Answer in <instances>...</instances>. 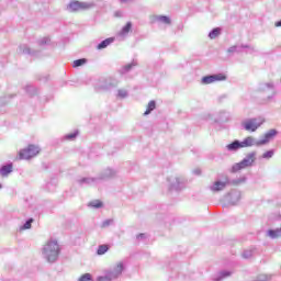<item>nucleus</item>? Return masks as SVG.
<instances>
[{
    "label": "nucleus",
    "instance_id": "1",
    "mask_svg": "<svg viewBox=\"0 0 281 281\" xmlns=\"http://www.w3.org/2000/svg\"><path fill=\"white\" fill-rule=\"evenodd\" d=\"M42 254L47 262H56L58 260V256L60 255V246L57 240H48L43 249Z\"/></svg>",
    "mask_w": 281,
    "mask_h": 281
},
{
    "label": "nucleus",
    "instance_id": "2",
    "mask_svg": "<svg viewBox=\"0 0 281 281\" xmlns=\"http://www.w3.org/2000/svg\"><path fill=\"white\" fill-rule=\"evenodd\" d=\"M38 153H41V149L38 148V146L29 145L26 148L19 151L18 159L29 160V159H32L33 157H36V155H38Z\"/></svg>",
    "mask_w": 281,
    "mask_h": 281
},
{
    "label": "nucleus",
    "instance_id": "3",
    "mask_svg": "<svg viewBox=\"0 0 281 281\" xmlns=\"http://www.w3.org/2000/svg\"><path fill=\"white\" fill-rule=\"evenodd\" d=\"M261 124H265V119H248L241 123L248 133H256Z\"/></svg>",
    "mask_w": 281,
    "mask_h": 281
},
{
    "label": "nucleus",
    "instance_id": "4",
    "mask_svg": "<svg viewBox=\"0 0 281 281\" xmlns=\"http://www.w3.org/2000/svg\"><path fill=\"white\" fill-rule=\"evenodd\" d=\"M90 8H93V4L89 2H80L78 0H72L68 4V10L70 12H79V10H89Z\"/></svg>",
    "mask_w": 281,
    "mask_h": 281
},
{
    "label": "nucleus",
    "instance_id": "5",
    "mask_svg": "<svg viewBox=\"0 0 281 281\" xmlns=\"http://www.w3.org/2000/svg\"><path fill=\"white\" fill-rule=\"evenodd\" d=\"M227 80V77L223 74L212 75L202 78V85H212V82H221Z\"/></svg>",
    "mask_w": 281,
    "mask_h": 281
},
{
    "label": "nucleus",
    "instance_id": "6",
    "mask_svg": "<svg viewBox=\"0 0 281 281\" xmlns=\"http://www.w3.org/2000/svg\"><path fill=\"white\" fill-rule=\"evenodd\" d=\"M276 135H278V132L276 130H270L269 132H267L263 135V139L259 140L258 144L261 146L265 144H268V142L273 139V137H276Z\"/></svg>",
    "mask_w": 281,
    "mask_h": 281
},
{
    "label": "nucleus",
    "instance_id": "7",
    "mask_svg": "<svg viewBox=\"0 0 281 281\" xmlns=\"http://www.w3.org/2000/svg\"><path fill=\"white\" fill-rule=\"evenodd\" d=\"M151 22L153 23H164L165 25H170L171 20H170V18H168L166 15H153Z\"/></svg>",
    "mask_w": 281,
    "mask_h": 281
},
{
    "label": "nucleus",
    "instance_id": "8",
    "mask_svg": "<svg viewBox=\"0 0 281 281\" xmlns=\"http://www.w3.org/2000/svg\"><path fill=\"white\" fill-rule=\"evenodd\" d=\"M124 271V265L119 262L114 268L113 271L106 272L108 276H112V278H117V276H122Z\"/></svg>",
    "mask_w": 281,
    "mask_h": 281
},
{
    "label": "nucleus",
    "instance_id": "9",
    "mask_svg": "<svg viewBox=\"0 0 281 281\" xmlns=\"http://www.w3.org/2000/svg\"><path fill=\"white\" fill-rule=\"evenodd\" d=\"M254 161H256V156L254 154H251L250 156H248V158L244 159L239 164V168H247V167L251 166L254 164Z\"/></svg>",
    "mask_w": 281,
    "mask_h": 281
},
{
    "label": "nucleus",
    "instance_id": "10",
    "mask_svg": "<svg viewBox=\"0 0 281 281\" xmlns=\"http://www.w3.org/2000/svg\"><path fill=\"white\" fill-rule=\"evenodd\" d=\"M225 186H227V183L222 182V181H216L212 188L213 192H221V190H225Z\"/></svg>",
    "mask_w": 281,
    "mask_h": 281
},
{
    "label": "nucleus",
    "instance_id": "11",
    "mask_svg": "<svg viewBox=\"0 0 281 281\" xmlns=\"http://www.w3.org/2000/svg\"><path fill=\"white\" fill-rule=\"evenodd\" d=\"M10 172H12V164L10 165H7V166H3L1 169H0V175L2 177H8L10 175Z\"/></svg>",
    "mask_w": 281,
    "mask_h": 281
},
{
    "label": "nucleus",
    "instance_id": "12",
    "mask_svg": "<svg viewBox=\"0 0 281 281\" xmlns=\"http://www.w3.org/2000/svg\"><path fill=\"white\" fill-rule=\"evenodd\" d=\"M239 148H243V144L238 140H235L227 145V150H238Z\"/></svg>",
    "mask_w": 281,
    "mask_h": 281
},
{
    "label": "nucleus",
    "instance_id": "13",
    "mask_svg": "<svg viewBox=\"0 0 281 281\" xmlns=\"http://www.w3.org/2000/svg\"><path fill=\"white\" fill-rule=\"evenodd\" d=\"M111 43H113V38H106L97 46V49H106Z\"/></svg>",
    "mask_w": 281,
    "mask_h": 281
},
{
    "label": "nucleus",
    "instance_id": "14",
    "mask_svg": "<svg viewBox=\"0 0 281 281\" xmlns=\"http://www.w3.org/2000/svg\"><path fill=\"white\" fill-rule=\"evenodd\" d=\"M241 143V148H248L249 146H254V137L248 136Z\"/></svg>",
    "mask_w": 281,
    "mask_h": 281
},
{
    "label": "nucleus",
    "instance_id": "15",
    "mask_svg": "<svg viewBox=\"0 0 281 281\" xmlns=\"http://www.w3.org/2000/svg\"><path fill=\"white\" fill-rule=\"evenodd\" d=\"M156 108H157V103H155V101H149L147 104V109L144 112V115H150V112L155 111Z\"/></svg>",
    "mask_w": 281,
    "mask_h": 281
},
{
    "label": "nucleus",
    "instance_id": "16",
    "mask_svg": "<svg viewBox=\"0 0 281 281\" xmlns=\"http://www.w3.org/2000/svg\"><path fill=\"white\" fill-rule=\"evenodd\" d=\"M270 238H281V228L268 231Z\"/></svg>",
    "mask_w": 281,
    "mask_h": 281
},
{
    "label": "nucleus",
    "instance_id": "17",
    "mask_svg": "<svg viewBox=\"0 0 281 281\" xmlns=\"http://www.w3.org/2000/svg\"><path fill=\"white\" fill-rule=\"evenodd\" d=\"M106 251H109V245H100L97 254L98 256H104V254H106Z\"/></svg>",
    "mask_w": 281,
    "mask_h": 281
},
{
    "label": "nucleus",
    "instance_id": "18",
    "mask_svg": "<svg viewBox=\"0 0 281 281\" xmlns=\"http://www.w3.org/2000/svg\"><path fill=\"white\" fill-rule=\"evenodd\" d=\"M220 35H221V30L216 27L211 31V33L209 34V38L214 40V38H217V36Z\"/></svg>",
    "mask_w": 281,
    "mask_h": 281
},
{
    "label": "nucleus",
    "instance_id": "19",
    "mask_svg": "<svg viewBox=\"0 0 281 281\" xmlns=\"http://www.w3.org/2000/svg\"><path fill=\"white\" fill-rule=\"evenodd\" d=\"M104 204L102 203V201L100 200H93L89 203V206L90 207H97V209H100L102 207Z\"/></svg>",
    "mask_w": 281,
    "mask_h": 281
},
{
    "label": "nucleus",
    "instance_id": "20",
    "mask_svg": "<svg viewBox=\"0 0 281 281\" xmlns=\"http://www.w3.org/2000/svg\"><path fill=\"white\" fill-rule=\"evenodd\" d=\"M78 281H93V277L91 273H85L79 278Z\"/></svg>",
    "mask_w": 281,
    "mask_h": 281
},
{
    "label": "nucleus",
    "instance_id": "21",
    "mask_svg": "<svg viewBox=\"0 0 281 281\" xmlns=\"http://www.w3.org/2000/svg\"><path fill=\"white\" fill-rule=\"evenodd\" d=\"M87 63V59L82 58V59H77L74 61L72 67H82V65H85Z\"/></svg>",
    "mask_w": 281,
    "mask_h": 281
},
{
    "label": "nucleus",
    "instance_id": "22",
    "mask_svg": "<svg viewBox=\"0 0 281 281\" xmlns=\"http://www.w3.org/2000/svg\"><path fill=\"white\" fill-rule=\"evenodd\" d=\"M32 223H34V218H30L26 223L21 227V229H32Z\"/></svg>",
    "mask_w": 281,
    "mask_h": 281
},
{
    "label": "nucleus",
    "instance_id": "23",
    "mask_svg": "<svg viewBox=\"0 0 281 281\" xmlns=\"http://www.w3.org/2000/svg\"><path fill=\"white\" fill-rule=\"evenodd\" d=\"M132 27H133V24L131 22H127L126 25L122 29V33L128 34Z\"/></svg>",
    "mask_w": 281,
    "mask_h": 281
},
{
    "label": "nucleus",
    "instance_id": "24",
    "mask_svg": "<svg viewBox=\"0 0 281 281\" xmlns=\"http://www.w3.org/2000/svg\"><path fill=\"white\" fill-rule=\"evenodd\" d=\"M271 157H273V150H268L262 155L263 159H271Z\"/></svg>",
    "mask_w": 281,
    "mask_h": 281
},
{
    "label": "nucleus",
    "instance_id": "25",
    "mask_svg": "<svg viewBox=\"0 0 281 281\" xmlns=\"http://www.w3.org/2000/svg\"><path fill=\"white\" fill-rule=\"evenodd\" d=\"M97 281H111V277H99Z\"/></svg>",
    "mask_w": 281,
    "mask_h": 281
},
{
    "label": "nucleus",
    "instance_id": "26",
    "mask_svg": "<svg viewBox=\"0 0 281 281\" xmlns=\"http://www.w3.org/2000/svg\"><path fill=\"white\" fill-rule=\"evenodd\" d=\"M78 133H72V134H68L66 136V139H75V137H77Z\"/></svg>",
    "mask_w": 281,
    "mask_h": 281
},
{
    "label": "nucleus",
    "instance_id": "27",
    "mask_svg": "<svg viewBox=\"0 0 281 281\" xmlns=\"http://www.w3.org/2000/svg\"><path fill=\"white\" fill-rule=\"evenodd\" d=\"M112 223L113 221L106 220L105 222H103L102 227H109Z\"/></svg>",
    "mask_w": 281,
    "mask_h": 281
},
{
    "label": "nucleus",
    "instance_id": "28",
    "mask_svg": "<svg viewBox=\"0 0 281 281\" xmlns=\"http://www.w3.org/2000/svg\"><path fill=\"white\" fill-rule=\"evenodd\" d=\"M124 71H131V69H133V65L128 64L126 66L123 67Z\"/></svg>",
    "mask_w": 281,
    "mask_h": 281
},
{
    "label": "nucleus",
    "instance_id": "29",
    "mask_svg": "<svg viewBox=\"0 0 281 281\" xmlns=\"http://www.w3.org/2000/svg\"><path fill=\"white\" fill-rule=\"evenodd\" d=\"M276 27H281V20L280 21H278V22H276Z\"/></svg>",
    "mask_w": 281,
    "mask_h": 281
},
{
    "label": "nucleus",
    "instance_id": "30",
    "mask_svg": "<svg viewBox=\"0 0 281 281\" xmlns=\"http://www.w3.org/2000/svg\"><path fill=\"white\" fill-rule=\"evenodd\" d=\"M243 256H244L245 258H249V256H251V252H249V254L245 252Z\"/></svg>",
    "mask_w": 281,
    "mask_h": 281
},
{
    "label": "nucleus",
    "instance_id": "31",
    "mask_svg": "<svg viewBox=\"0 0 281 281\" xmlns=\"http://www.w3.org/2000/svg\"><path fill=\"white\" fill-rule=\"evenodd\" d=\"M235 49H236V46H234L231 49H228V52H234Z\"/></svg>",
    "mask_w": 281,
    "mask_h": 281
},
{
    "label": "nucleus",
    "instance_id": "32",
    "mask_svg": "<svg viewBox=\"0 0 281 281\" xmlns=\"http://www.w3.org/2000/svg\"><path fill=\"white\" fill-rule=\"evenodd\" d=\"M138 236L143 237V236H144V234H140V235H138Z\"/></svg>",
    "mask_w": 281,
    "mask_h": 281
},
{
    "label": "nucleus",
    "instance_id": "33",
    "mask_svg": "<svg viewBox=\"0 0 281 281\" xmlns=\"http://www.w3.org/2000/svg\"><path fill=\"white\" fill-rule=\"evenodd\" d=\"M0 188H1V184H0Z\"/></svg>",
    "mask_w": 281,
    "mask_h": 281
}]
</instances>
